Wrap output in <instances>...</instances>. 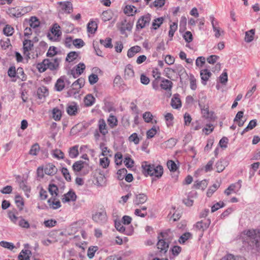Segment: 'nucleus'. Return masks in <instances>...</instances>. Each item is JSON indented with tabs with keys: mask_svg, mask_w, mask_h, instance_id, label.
<instances>
[{
	"mask_svg": "<svg viewBox=\"0 0 260 260\" xmlns=\"http://www.w3.org/2000/svg\"><path fill=\"white\" fill-rule=\"evenodd\" d=\"M189 80H190V87L193 90H195L197 89V86L196 83V79L194 76L192 74H190L189 76Z\"/></svg>",
	"mask_w": 260,
	"mask_h": 260,
	"instance_id": "338daca9",
	"label": "nucleus"
},
{
	"mask_svg": "<svg viewBox=\"0 0 260 260\" xmlns=\"http://www.w3.org/2000/svg\"><path fill=\"white\" fill-rule=\"evenodd\" d=\"M217 172H221L225 168V162L223 159L218 160L215 165Z\"/></svg>",
	"mask_w": 260,
	"mask_h": 260,
	"instance_id": "864d4df0",
	"label": "nucleus"
},
{
	"mask_svg": "<svg viewBox=\"0 0 260 260\" xmlns=\"http://www.w3.org/2000/svg\"><path fill=\"white\" fill-rule=\"evenodd\" d=\"M85 83V80L84 78H80L76 80L72 84V86L73 87L72 89H70L68 91V94L71 96L73 94H75L76 93V91H74L75 90H78V89L81 88L84 86Z\"/></svg>",
	"mask_w": 260,
	"mask_h": 260,
	"instance_id": "423d86ee",
	"label": "nucleus"
},
{
	"mask_svg": "<svg viewBox=\"0 0 260 260\" xmlns=\"http://www.w3.org/2000/svg\"><path fill=\"white\" fill-rule=\"evenodd\" d=\"M48 95V90L45 86L39 87L37 90V95L39 99L42 100Z\"/></svg>",
	"mask_w": 260,
	"mask_h": 260,
	"instance_id": "b1692460",
	"label": "nucleus"
},
{
	"mask_svg": "<svg viewBox=\"0 0 260 260\" xmlns=\"http://www.w3.org/2000/svg\"><path fill=\"white\" fill-rule=\"evenodd\" d=\"M171 106L174 109H179L181 107V102L179 94H175L171 100Z\"/></svg>",
	"mask_w": 260,
	"mask_h": 260,
	"instance_id": "4be33fe9",
	"label": "nucleus"
},
{
	"mask_svg": "<svg viewBox=\"0 0 260 260\" xmlns=\"http://www.w3.org/2000/svg\"><path fill=\"white\" fill-rule=\"evenodd\" d=\"M59 25L57 23H55L53 25L51 29L52 35L49 33L47 35V37L49 40L54 41L58 40V38L60 37L62 34Z\"/></svg>",
	"mask_w": 260,
	"mask_h": 260,
	"instance_id": "39448f33",
	"label": "nucleus"
},
{
	"mask_svg": "<svg viewBox=\"0 0 260 260\" xmlns=\"http://www.w3.org/2000/svg\"><path fill=\"white\" fill-rule=\"evenodd\" d=\"M3 32L6 36H11L13 34L14 30L13 27L9 25H6L3 29Z\"/></svg>",
	"mask_w": 260,
	"mask_h": 260,
	"instance_id": "13d9d810",
	"label": "nucleus"
},
{
	"mask_svg": "<svg viewBox=\"0 0 260 260\" xmlns=\"http://www.w3.org/2000/svg\"><path fill=\"white\" fill-rule=\"evenodd\" d=\"M34 46L33 43L31 41L28 39H25L23 42V53L25 55L29 58V51H30Z\"/></svg>",
	"mask_w": 260,
	"mask_h": 260,
	"instance_id": "f8f14e48",
	"label": "nucleus"
},
{
	"mask_svg": "<svg viewBox=\"0 0 260 260\" xmlns=\"http://www.w3.org/2000/svg\"><path fill=\"white\" fill-rule=\"evenodd\" d=\"M210 223L211 220L209 219H205L196 223L194 227L197 231L201 232L200 237L203 236L204 232L208 228Z\"/></svg>",
	"mask_w": 260,
	"mask_h": 260,
	"instance_id": "20e7f679",
	"label": "nucleus"
},
{
	"mask_svg": "<svg viewBox=\"0 0 260 260\" xmlns=\"http://www.w3.org/2000/svg\"><path fill=\"white\" fill-rule=\"evenodd\" d=\"M18 178L20 179V176H18L17 177V180L19 182L20 187L22 188L24 191L30 192V188L28 186L26 185V182L21 180L18 181Z\"/></svg>",
	"mask_w": 260,
	"mask_h": 260,
	"instance_id": "49530a36",
	"label": "nucleus"
},
{
	"mask_svg": "<svg viewBox=\"0 0 260 260\" xmlns=\"http://www.w3.org/2000/svg\"><path fill=\"white\" fill-rule=\"evenodd\" d=\"M98 249L97 246H91L89 247L87 250V256L89 258H92L94 255L95 252Z\"/></svg>",
	"mask_w": 260,
	"mask_h": 260,
	"instance_id": "774afa93",
	"label": "nucleus"
},
{
	"mask_svg": "<svg viewBox=\"0 0 260 260\" xmlns=\"http://www.w3.org/2000/svg\"><path fill=\"white\" fill-rule=\"evenodd\" d=\"M212 75V73L208 69H204L201 71L200 76L202 79V83L205 85L209 78Z\"/></svg>",
	"mask_w": 260,
	"mask_h": 260,
	"instance_id": "a211bd4d",
	"label": "nucleus"
},
{
	"mask_svg": "<svg viewBox=\"0 0 260 260\" xmlns=\"http://www.w3.org/2000/svg\"><path fill=\"white\" fill-rule=\"evenodd\" d=\"M29 24L31 28H36L40 25V21L36 17L31 16L29 20Z\"/></svg>",
	"mask_w": 260,
	"mask_h": 260,
	"instance_id": "a19ab883",
	"label": "nucleus"
},
{
	"mask_svg": "<svg viewBox=\"0 0 260 260\" xmlns=\"http://www.w3.org/2000/svg\"><path fill=\"white\" fill-rule=\"evenodd\" d=\"M107 122L109 126L113 128L118 125V120L116 116L110 114L107 119Z\"/></svg>",
	"mask_w": 260,
	"mask_h": 260,
	"instance_id": "cd10ccee",
	"label": "nucleus"
},
{
	"mask_svg": "<svg viewBox=\"0 0 260 260\" xmlns=\"http://www.w3.org/2000/svg\"><path fill=\"white\" fill-rule=\"evenodd\" d=\"M210 20L211 24H212L213 31L215 32V37L216 38H218L221 35V32L220 31L219 28L218 27H215L214 26V16H210Z\"/></svg>",
	"mask_w": 260,
	"mask_h": 260,
	"instance_id": "8fccbe9b",
	"label": "nucleus"
},
{
	"mask_svg": "<svg viewBox=\"0 0 260 260\" xmlns=\"http://www.w3.org/2000/svg\"><path fill=\"white\" fill-rule=\"evenodd\" d=\"M153 166L154 164H151L150 162L146 161L142 163V172L145 176H151V173L152 172Z\"/></svg>",
	"mask_w": 260,
	"mask_h": 260,
	"instance_id": "1a4fd4ad",
	"label": "nucleus"
},
{
	"mask_svg": "<svg viewBox=\"0 0 260 260\" xmlns=\"http://www.w3.org/2000/svg\"><path fill=\"white\" fill-rule=\"evenodd\" d=\"M241 183L242 181L239 180L237 182L230 185L228 187L229 189L234 192L238 191L241 187Z\"/></svg>",
	"mask_w": 260,
	"mask_h": 260,
	"instance_id": "37998d69",
	"label": "nucleus"
},
{
	"mask_svg": "<svg viewBox=\"0 0 260 260\" xmlns=\"http://www.w3.org/2000/svg\"><path fill=\"white\" fill-rule=\"evenodd\" d=\"M30 253L28 250H22L18 256L19 260H30L29 254Z\"/></svg>",
	"mask_w": 260,
	"mask_h": 260,
	"instance_id": "f704fd0d",
	"label": "nucleus"
},
{
	"mask_svg": "<svg viewBox=\"0 0 260 260\" xmlns=\"http://www.w3.org/2000/svg\"><path fill=\"white\" fill-rule=\"evenodd\" d=\"M160 86L162 89L165 90H171L172 88L173 83L170 80L162 78Z\"/></svg>",
	"mask_w": 260,
	"mask_h": 260,
	"instance_id": "393cba45",
	"label": "nucleus"
},
{
	"mask_svg": "<svg viewBox=\"0 0 260 260\" xmlns=\"http://www.w3.org/2000/svg\"><path fill=\"white\" fill-rule=\"evenodd\" d=\"M134 76V72L133 70V66L128 64H127L124 70V78L125 79H129Z\"/></svg>",
	"mask_w": 260,
	"mask_h": 260,
	"instance_id": "a878e982",
	"label": "nucleus"
},
{
	"mask_svg": "<svg viewBox=\"0 0 260 260\" xmlns=\"http://www.w3.org/2000/svg\"><path fill=\"white\" fill-rule=\"evenodd\" d=\"M98 28L97 23L93 21H90L87 24V31L88 32L93 34Z\"/></svg>",
	"mask_w": 260,
	"mask_h": 260,
	"instance_id": "7c9ffc66",
	"label": "nucleus"
},
{
	"mask_svg": "<svg viewBox=\"0 0 260 260\" xmlns=\"http://www.w3.org/2000/svg\"><path fill=\"white\" fill-rule=\"evenodd\" d=\"M73 44L77 48H81L85 45V43L81 39H76L73 41Z\"/></svg>",
	"mask_w": 260,
	"mask_h": 260,
	"instance_id": "0e129e2a",
	"label": "nucleus"
},
{
	"mask_svg": "<svg viewBox=\"0 0 260 260\" xmlns=\"http://www.w3.org/2000/svg\"><path fill=\"white\" fill-rule=\"evenodd\" d=\"M157 238H161L170 244L174 238V234L170 229H168L164 232H160L158 234Z\"/></svg>",
	"mask_w": 260,
	"mask_h": 260,
	"instance_id": "0eeeda50",
	"label": "nucleus"
},
{
	"mask_svg": "<svg viewBox=\"0 0 260 260\" xmlns=\"http://www.w3.org/2000/svg\"><path fill=\"white\" fill-rule=\"evenodd\" d=\"M123 162L127 168H131L134 166V161L129 156L124 158Z\"/></svg>",
	"mask_w": 260,
	"mask_h": 260,
	"instance_id": "e2e57ef3",
	"label": "nucleus"
},
{
	"mask_svg": "<svg viewBox=\"0 0 260 260\" xmlns=\"http://www.w3.org/2000/svg\"><path fill=\"white\" fill-rule=\"evenodd\" d=\"M95 102V98L90 94H88L84 98L85 105L87 106H92Z\"/></svg>",
	"mask_w": 260,
	"mask_h": 260,
	"instance_id": "e433bc0d",
	"label": "nucleus"
},
{
	"mask_svg": "<svg viewBox=\"0 0 260 260\" xmlns=\"http://www.w3.org/2000/svg\"><path fill=\"white\" fill-rule=\"evenodd\" d=\"M150 20L151 15L149 14L141 16L137 22L136 30L141 29L148 25Z\"/></svg>",
	"mask_w": 260,
	"mask_h": 260,
	"instance_id": "7ed1b4c3",
	"label": "nucleus"
},
{
	"mask_svg": "<svg viewBox=\"0 0 260 260\" xmlns=\"http://www.w3.org/2000/svg\"><path fill=\"white\" fill-rule=\"evenodd\" d=\"M92 219L96 222L102 224L107 221V215L106 212H99L92 215Z\"/></svg>",
	"mask_w": 260,
	"mask_h": 260,
	"instance_id": "6e6552de",
	"label": "nucleus"
},
{
	"mask_svg": "<svg viewBox=\"0 0 260 260\" xmlns=\"http://www.w3.org/2000/svg\"><path fill=\"white\" fill-rule=\"evenodd\" d=\"M158 242L156 246L157 248L159 250V252L162 254H165L169 248V244L167 242L163 240L161 238H157Z\"/></svg>",
	"mask_w": 260,
	"mask_h": 260,
	"instance_id": "9d476101",
	"label": "nucleus"
},
{
	"mask_svg": "<svg viewBox=\"0 0 260 260\" xmlns=\"http://www.w3.org/2000/svg\"><path fill=\"white\" fill-rule=\"evenodd\" d=\"M101 18L104 21H107L112 18V13L111 11H105L102 13Z\"/></svg>",
	"mask_w": 260,
	"mask_h": 260,
	"instance_id": "de8ad7c7",
	"label": "nucleus"
},
{
	"mask_svg": "<svg viewBox=\"0 0 260 260\" xmlns=\"http://www.w3.org/2000/svg\"><path fill=\"white\" fill-rule=\"evenodd\" d=\"M15 201L17 207L20 210H22L24 206V202L22 198L19 195H16Z\"/></svg>",
	"mask_w": 260,
	"mask_h": 260,
	"instance_id": "09e8293b",
	"label": "nucleus"
},
{
	"mask_svg": "<svg viewBox=\"0 0 260 260\" xmlns=\"http://www.w3.org/2000/svg\"><path fill=\"white\" fill-rule=\"evenodd\" d=\"M8 216L13 223L18 224L22 228L28 229L30 227L28 222L25 220L22 216H16L14 213L11 212L9 213Z\"/></svg>",
	"mask_w": 260,
	"mask_h": 260,
	"instance_id": "f03ea898",
	"label": "nucleus"
},
{
	"mask_svg": "<svg viewBox=\"0 0 260 260\" xmlns=\"http://www.w3.org/2000/svg\"><path fill=\"white\" fill-rule=\"evenodd\" d=\"M100 42L106 48H111L113 47L112 40L110 38H107L105 40L101 39Z\"/></svg>",
	"mask_w": 260,
	"mask_h": 260,
	"instance_id": "6e6d98bb",
	"label": "nucleus"
},
{
	"mask_svg": "<svg viewBox=\"0 0 260 260\" xmlns=\"http://www.w3.org/2000/svg\"><path fill=\"white\" fill-rule=\"evenodd\" d=\"M48 61V59H45L42 62L38 63L37 64V68L40 73L44 72L47 69L46 63Z\"/></svg>",
	"mask_w": 260,
	"mask_h": 260,
	"instance_id": "c9c22d12",
	"label": "nucleus"
},
{
	"mask_svg": "<svg viewBox=\"0 0 260 260\" xmlns=\"http://www.w3.org/2000/svg\"><path fill=\"white\" fill-rule=\"evenodd\" d=\"M152 172L151 173V176L156 178H160L162 176L164 172L163 167L161 165H155L154 164Z\"/></svg>",
	"mask_w": 260,
	"mask_h": 260,
	"instance_id": "f3484780",
	"label": "nucleus"
},
{
	"mask_svg": "<svg viewBox=\"0 0 260 260\" xmlns=\"http://www.w3.org/2000/svg\"><path fill=\"white\" fill-rule=\"evenodd\" d=\"M192 237V235L190 233L186 232L184 233L182 235L180 236L179 239V242L180 244H183L187 240L191 239Z\"/></svg>",
	"mask_w": 260,
	"mask_h": 260,
	"instance_id": "603ef678",
	"label": "nucleus"
},
{
	"mask_svg": "<svg viewBox=\"0 0 260 260\" xmlns=\"http://www.w3.org/2000/svg\"><path fill=\"white\" fill-rule=\"evenodd\" d=\"M148 199L147 196L143 193L135 194V199L134 200V204L139 205L145 203Z\"/></svg>",
	"mask_w": 260,
	"mask_h": 260,
	"instance_id": "2eb2a0df",
	"label": "nucleus"
},
{
	"mask_svg": "<svg viewBox=\"0 0 260 260\" xmlns=\"http://www.w3.org/2000/svg\"><path fill=\"white\" fill-rule=\"evenodd\" d=\"M62 116L61 111L58 108H54L52 110V117L55 121L60 120Z\"/></svg>",
	"mask_w": 260,
	"mask_h": 260,
	"instance_id": "4c0bfd02",
	"label": "nucleus"
},
{
	"mask_svg": "<svg viewBox=\"0 0 260 260\" xmlns=\"http://www.w3.org/2000/svg\"><path fill=\"white\" fill-rule=\"evenodd\" d=\"M57 171V168L54 165L52 164H49L47 165L44 169L45 173L50 176H53L55 175Z\"/></svg>",
	"mask_w": 260,
	"mask_h": 260,
	"instance_id": "412c9836",
	"label": "nucleus"
},
{
	"mask_svg": "<svg viewBox=\"0 0 260 260\" xmlns=\"http://www.w3.org/2000/svg\"><path fill=\"white\" fill-rule=\"evenodd\" d=\"M185 68L181 64H176L173 69L172 71L175 74H177L178 76L182 74L185 71Z\"/></svg>",
	"mask_w": 260,
	"mask_h": 260,
	"instance_id": "ea45409f",
	"label": "nucleus"
},
{
	"mask_svg": "<svg viewBox=\"0 0 260 260\" xmlns=\"http://www.w3.org/2000/svg\"><path fill=\"white\" fill-rule=\"evenodd\" d=\"M122 221L120 220H115V227L117 231L122 233H124L126 235H129V234L126 233L125 231V228L122 224Z\"/></svg>",
	"mask_w": 260,
	"mask_h": 260,
	"instance_id": "c85d7f7f",
	"label": "nucleus"
},
{
	"mask_svg": "<svg viewBox=\"0 0 260 260\" xmlns=\"http://www.w3.org/2000/svg\"><path fill=\"white\" fill-rule=\"evenodd\" d=\"M98 127L99 132L102 135H103V136H105L106 134H108V131L107 129V126L105 122V120L104 119L101 118L99 120Z\"/></svg>",
	"mask_w": 260,
	"mask_h": 260,
	"instance_id": "aec40b11",
	"label": "nucleus"
},
{
	"mask_svg": "<svg viewBox=\"0 0 260 260\" xmlns=\"http://www.w3.org/2000/svg\"><path fill=\"white\" fill-rule=\"evenodd\" d=\"M65 76H62L57 80L54 86L56 91H61L64 89L65 87Z\"/></svg>",
	"mask_w": 260,
	"mask_h": 260,
	"instance_id": "dca6fc26",
	"label": "nucleus"
},
{
	"mask_svg": "<svg viewBox=\"0 0 260 260\" xmlns=\"http://www.w3.org/2000/svg\"><path fill=\"white\" fill-rule=\"evenodd\" d=\"M69 154L71 158H74L77 157L79 155L78 146L75 145L70 148Z\"/></svg>",
	"mask_w": 260,
	"mask_h": 260,
	"instance_id": "72a5a7b5",
	"label": "nucleus"
},
{
	"mask_svg": "<svg viewBox=\"0 0 260 260\" xmlns=\"http://www.w3.org/2000/svg\"><path fill=\"white\" fill-rule=\"evenodd\" d=\"M74 69L77 72L81 75V74L83 72L84 70L85 69V65L83 62H80L79 64L76 65Z\"/></svg>",
	"mask_w": 260,
	"mask_h": 260,
	"instance_id": "69168bd1",
	"label": "nucleus"
},
{
	"mask_svg": "<svg viewBox=\"0 0 260 260\" xmlns=\"http://www.w3.org/2000/svg\"><path fill=\"white\" fill-rule=\"evenodd\" d=\"M141 48L139 46H135L130 48L128 51L127 55L128 58H132L135 54L141 51Z\"/></svg>",
	"mask_w": 260,
	"mask_h": 260,
	"instance_id": "bb28decb",
	"label": "nucleus"
},
{
	"mask_svg": "<svg viewBox=\"0 0 260 260\" xmlns=\"http://www.w3.org/2000/svg\"><path fill=\"white\" fill-rule=\"evenodd\" d=\"M60 61L61 59L58 58H54L52 61L48 59V61L46 63L47 68L51 71L57 70Z\"/></svg>",
	"mask_w": 260,
	"mask_h": 260,
	"instance_id": "9b49d317",
	"label": "nucleus"
},
{
	"mask_svg": "<svg viewBox=\"0 0 260 260\" xmlns=\"http://www.w3.org/2000/svg\"><path fill=\"white\" fill-rule=\"evenodd\" d=\"M134 20H128L124 26H121L120 28L121 33L124 34L125 30L131 31L134 25Z\"/></svg>",
	"mask_w": 260,
	"mask_h": 260,
	"instance_id": "c756f323",
	"label": "nucleus"
},
{
	"mask_svg": "<svg viewBox=\"0 0 260 260\" xmlns=\"http://www.w3.org/2000/svg\"><path fill=\"white\" fill-rule=\"evenodd\" d=\"M167 167L171 172H175L178 169V167L175 162L172 160H169L167 163Z\"/></svg>",
	"mask_w": 260,
	"mask_h": 260,
	"instance_id": "052dcab7",
	"label": "nucleus"
},
{
	"mask_svg": "<svg viewBox=\"0 0 260 260\" xmlns=\"http://www.w3.org/2000/svg\"><path fill=\"white\" fill-rule=\"evenodd\" d=\"M79 55V52L76 51H71L68 53L66 60L68 62H72L75 60Z\"/></svg>",
	"mask_w": 260,
	"mask_h": 260,
	"instance_id": "c03bdc74",
	"label": "nucleus"
},
{
	"mask_svg": "<svg viewBox=\"0 0 260 260\" xmlns=\"http://www.w3.org/2000/svg\"><path fill=\"white\" fill-rule=\"evenodd\" d=\"M221 260H246L242 256H236L232 254H228L224 256Z\"/></svg>",
	"mask_w": 260,
	"mask_h": 260,
	"instance_id": "3c124183",
	"label": "nucleus"
},
{
	"mask_svg": "<svg viewBox=\"0 0 260 260\" xmlns=\"http://www.w3.org/2000/svg\"><path fill=\"white\" fill-rule=\"evenodd\" d=\"M23 10L21 11L20 9L17 8H11L8 9V13L10 16L19 17L24 15L25 12H22Z\"/></svg>",
	"mask_w": 260,
	"mask_h": 260,
	"instance_id": "5701e85b",
	"label": "nucleus"
},
{
	"mask_svg": "<svg viewBox=\"0 0 260 260\" xmlns=\"http://www.w3.org/2000/svg\"><path fill=\"white\" fill-rule=\"evenodd\" d=\"M66 110L69 115L75 116L78 113V106L76 103L73 102L68 105Z\"/></svg>",
	"mask_w": 260,
	"mask_h": 260,
	"instance_id": "4468645a",
	"label": "nucleus"
},
{
	"mask_svg": "<svg viewBox=\"0 0 260 260\" xmlns=\"http://www.w3.org/2000/svg\"><path fill=\"white\" fill-rule=\"evenodd\" d=\"M163 21H164L163 17H159V18H157L154 19L153 20V21L152 22V24L153 29H154L155 30L157 29L158 27H159L160 25L162 23Z\"/></svg>",
	"mask_w": 260,
	"mask_h": 260,
	"instance_id": "5fc2aeb1",
	"label": "nucleus"
},
{
	"mask_svg": "<svg viewBox=\"0 0 260 260\" xmlns=\"http://www.w3.org/2000/svg\"><path fill=\"white\" fill-rule=\"evenodd\" d=\"M165 120L167 126L169 127L173 125V120L174 119L173 115L170 113H168L165 116Z\"/></svg>",
	"mask_w": 260,
	"mask_h": 260,
	"instance_id": "680f3d73",
	"label": "nucleus"
},
{
	"mask_svg": "<svg viewBox=\"0 0 260 260\" xmlns=\"http://www.w3.org/2000/svg\"><path fill=\"white\" fill-rule=\"evenodd\" d=\"M52 154L53 156L58 159H63L64 158V153L59 149H55L52 151Z\"/></svg>",
	"mask_w": 260,
	"mask_h": 260,
	"instance_id": "4d7b16f0",
	"label": "nucleus"
},
{
	"mask_svg": "<svg viewBox=\"0 0 260 260\" xmlns=\"http://www.w3.org/2000/svg\"><path fill=\"white\" fill-rule=\"evenodd\" d=\"M58 4L61 6L62 10L65 13L70 14L73 11L72 4L70 2H60Z\"/></svg>",
	"mask_w": 260,
	"mask_h": 260,
	"instance_id": "6ab92c4d",
	"label": "nucleus"
},
{
	"mask_svg": "<svg viewBox=\"0 0 260 260\" xmlns=\"http://www.w3.org/2000/svg\"><path fill=\"white\" fill-rule=\"evenodd\" d=\"M48 190L52 196L56 197L58 196V188L56 185L54 184H49Z\"/></svg>",
	"mask_w": 260,
	"mask_h": 260,
	"instance_id": "79ce46f5",
	"label": "nucleus"
},
{
	"mask_svg": "<svg viewBox=\"0 0 260 260\" xmlns=\"http://www.w3.org/2000/svg\"><path fill=\"white\" fill-rule=\"evenodd\" d=\"M243 234L247 237L246 240L250 249L260 250V230H248L243 232Z\"/></svg>",
	"mask_w": 260,
	"mask_h": 260,
	"instance_id": "f257e3e1",
	"label": "nucleus"
},
{
	"mask_svg": "<svg viewBox=\"0 0 260 260\" xmlns=\"http://www.w3.org/2000/svg\"><path fill=\"white\" fill-rule=\"evenodd\" d=\"M84 162L82 160L76 161L73 165V170L75 172H79L81 171L84 167Z\"/></svg>",
	"mask_w": 260,
	"mask_h": 260,
	"instance_id": "58836bf2",
	"label": "nucleus"
},
{
	"mask_svg": "<svg viewBox=\"0 0 260 260\" xmlns=\"http://www.w3.org/2000/svg\"><path fill=\"white\" fill-rule=\"evenodd\" d=\"M77 199V196L75 192L71 190L67 193L64 194L62 198L63 203L69 202L70 201H75Z\"/></svg>",
	"mask_w": 260,
	"mask_h": 260,
	"instance_id": "ddd939ff",
	"label": "nucleus"
},
{
	"mask_svg": "<svg viewBox=\"0 0 260 260\" xmlns=\"http://www.w3.org/2000/svg\"><path fill=\"white\" fill-rule=\"evenodd\" d=\"M199 106L201 109L202 113L204 117L206 118H211L212 113H210L209 111L208 108H203L202 105L199 102Z\"/></svg>",
	"mask_w": 260,
	"mask_h": 260,
	"instance_id": "a18cd8bd",
	"label": "nucleus"
},
{
	"mask_svg": "<svg viewBox=\"0 0 260 260\" xmlns=\"http://www.w3.org/2000/svg\"><path fill=\"white\" fill-rule=\"evenodd\" d=\"M255 33V29H251L249 31L245 32V41L247 43H250L253 41L254 38V35Z\"/></svg>",
	"mask_w": 260,
	"mask_h": 260,
	"instance_id": "473e14b6",
	"label": "nucleus"
},
{
	"mask_svg": "<svg viewBox=\"0 0 260 260\" xmlns=\"http://www.w3.org/2000/svg\"><path fill=\"white\" fill-rule=\"evenodd\" d=\"M135 7L132 5H127L124 9V13L128 16H134L137 12V10H134Z\"/></svg>",
	"mask_w": 260,
	"mask_h": 260,
	"instance_id": "2f4dec72",
	"label": "nucleus"
},
{
	"mask_svg": "<svg viewBox=\"0 0 260 260\" xmlns=\"http://www.w3.org/2000/svg\"><path fill=\"white\" fill-rule=\"evenodd\" d=\"M40 150V146L38 143H35L31 147L29 154L32 155H37Z\"/></svg>",
	"mask_w": 260,
	"mask_h": 260,
	"instance_id": "bf43d9fd",
	"label": "nucleus"
}]
</instances>
